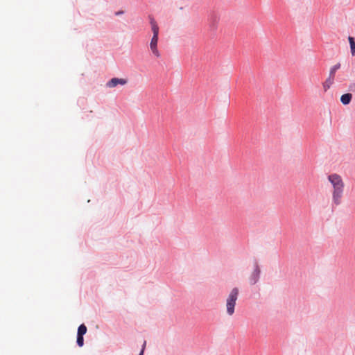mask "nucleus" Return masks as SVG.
Wrapping results in <instances>:
<instances>
[{"label":"nucleus","instance_id":"nucleus-5","mask_svg":"<svg viewBox=\"0 0 355 355\" xmlns=\"http://www.w3.org/2000/svg\"><path fill=\"white\" fill-rule=\"evenodd\" d=\"M260 274V270L258 266H256L254 271L252 272L250 277V282L251 284H254L257 282Z\"/></svg>","mask_w":355,"mask_h":355},{"label":"nucleus","instance_id":"nucleus-8","mask_svg":"<svg viewBox=\"0 0 355 355\" xmlns=\"http://www.w3.org/2000/svg\"><path fill=\"white\" fill-rule=\"evenodd\" d=\"M348 40L350 44L351 53L352 55L354 56L355 55V41L354 37H349Z\"/></svg>","mask_w":355,"mask_h":355},{"label":"nucleus","instance_id":"nucleus-3","mask_svg":"<svg viewBox=\"0 0 355 355\" xmlns=\"http://www.w3.org/2000/svg\"><path fill=\"white\" fill-rule=\"evenodd\" d=\"M238 296L239 289L237 288H234L226 300L227 313L229 315H232L234 313V307Z\"/></svg>","mask_w":355,"mask_h":355},{"label":"nucleus","instance_id":"nucleus-12","mask_svg":"<svg viewBox=\"0 0 355 355\" xmlns=\"http://www.w3.org/2000/svg\"><path fill=\"white\" fill-rule=\"evenodd\" d=\"M146 345V342L144 341V344H143L142 349H141V352H140V354L139 355H143L144 354V351Z\"/></svg>","mask_w":355,"mask_h":355},{"label":"nucleus","instance_id":"nucleus-4","mask_svg":"<svg viewBox=\"0 0 355 355\" xmlns=\"http://www.w3.org/2000/svg\"><path fill=\"white\" fill-rule=\"evenodd\" d=\"M127 83L128 80L125 78H112L106 83V86L108 88H114L119 85H125Z\"/></svg>","mask_w":355,"mask_h":355},{"label":"nucleus","instance_id":"nucleus-10","mask_svg":"<svg viewBox=\"0 0 355 355\" xmlns=\"http://www.w3.org/2000/svg\"><path fill=\"white\" fill-rule=\"evenodd\" d=\"M86 332H87V327L84 324H80L78 329L77 334L84 336L86 334Z\"/></svg>","mask_w":355,"mask_h":355},{"label":"nucleus","instance_id":"nucleus-7","mask_svg":"<svg viewBox=\"0 0 355 355\" xmlns=\"http://www.w3.org/2000/svg\"><path fill=\"white\" fill-rule=\"evenodd\" d=\"M352 98V95L349 93L345 94L341 96L340 97V101L343 105H348Z\"/></svg>","mask_w":355,"mask_h":355},{"label":"nucleus","instance_id":"nucleus-9","mask_svg":"<svg viewBox=\"0 0 355 355\" xmlns=\"http://www.w3.org/2000/svg\"><path fill=\"white\" fill-rule=\"evenodd\" d=\"M340 67V63H338L335 65H334L331 69H330V71H329V76H332V77H335V73H336V71L339 69Z\"/></svg>","mask_w":355,"mask_h":355},{"label":"nucleus","instance_id":"nucleus-2","mask_svg":"<svg viewBox=\"0 0 355 355\" xmlns=\"http://www.w3.org/2000/svg\"><path fill=\"white\" fill-rule=\"evenodd\" d=\"M149 19L151 26V31L153 33L150 42L149 47L153 55L156 58H159L161 54L157 47L159 28L153 17H150Z\"/></svg>","mask_w":355,"mask_h":355},{"label":"nucleus","instance_id":"nucleus-1","mask_svg":"<svg viewBox=\"0 0 355 355\" xmlns=\"http://www.w3.org/2000/svg\"><path fill=\"white\" fill-rule=\"evenodd\" d=\"M328 180L332 185L333 192H332V200L334 203L336 205H338L341 202V198L343 197V191H344V182L338 174L334 173L329 175L328 177Z\"/></svg>","mask_w":355,"mask_h":355},{"label":"nucleus","instance_id":"nucleus-6","mask_svg":"<svg viewBox=\"0 0 355 355\" xmlns=\"http://www.w3.org/2000/svg\"><path fill=\"white\" fill-rule=\"evenodd\" d=\"M334 77L329 76V77L327 78V80L322 84V87H323L324 92H327L330 88V87L334 83Z\"/></svg>","mask_w":355,"mask_h":355},{"label":"nucleus","instance_id":"nucleus-11","mask_svg":"<svg viewBox=\"0 0 355 355\" xmlns=\"http://www.w3.org/2000/svg\"><path fill=\"white\" fill-rule=\"evenodd\" d=\"M77 344L79 347H82L84 345L83 336L77 334Z\"/></svg>","mask_w":355,"mask_h":355}]
</instances>
